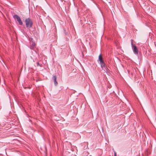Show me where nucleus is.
<instances>
[{
	"instance_id": "nucleus-8",
	"label": "nucleus",
	"mask_w": 156,
	"mask_h": 156,
	"mask_svg": "<svg viewBox=\"0 0 156 156\" xmlns=\"http://www.w3.org/2000/svg\"><path fill=\"white\" fill-rule=\"evenodd\" d=\"M37 66H41L42 64L40 65L39 62H37Z\"/></svg>"
},
{
	"instance_id": "nucleus-6",
	"label": "nucleus",
	"mask_w": 156,
	"mask_h": 156,
	"mask_svg": "<svg viewBox=\"0 0 156 156\" xmlns=\"http://www.w3.org/2000/svg\"><path fill=\"white\" fill-rule=\"evenodd\" d=\"M98 61H99L100 62H102V61H103L101 55V54H100L99 56L98 59Z\"/></svg>"
},
{
	"instance_id": "nucleus-7",
	"label": "nucleus",
	"mask_w": 156,
	"mask_h": 156,
	"mask_svg": "<svg viewBox=\"0 0 156 156\" xmlns=\"http://www.w3.org/2000/svg\"><path fill=\"white\" fill-rule=\"evenodd\" d=\"M35 43H33V44H32V45L30 46L31 49H34L35 48Z\"/></svg>"
},
{
	"instance_id": "nucleus-3",
	"label": "nucleus",
	"mask_w": 156,
	"mask_h": 156,
	"mask_svg": "<svg viewBox=\"0 0 156 156\" xmlns=\"http://www.w3.org/2000/svg\"><path fill=\"white\" fill-rule=\"evenodd\" d=\"M132 49L134 53L136 55L138 54V49L135 44L132 46Z\"/></svg>"
},
{
	"instance_id": "nucleus-1",
	"label": "nucleus",
	"mask_w": 156,
	"mask_h": 156,
	"mask_svg": "<svg viewBox=\"0 0 156 156\" xmlns=\"http://www.w3.org/2000/svg\"><path fill=\"white\" fill-rule=\"evenodd\" d=\"M25 23L27 28H30L33 26V22L30 18H26L25 20Z\"/></svg>"
},
{
	"instance_id": "nucleus-5",
	"label": "nucleus",
	"mask_w": 156,
	"mask_h": 156,
	"mask_svg": "<svg viewBox=\"0 0 156 156\" xmlns=\"http://www.w3.org/2000/svg\"><path fill=\"white\" fill-rule=\"evenodd\" d=\"M100 64L102 69L105 67V64L104 61H102V62H100Z\"/></svg>"
},
{
	"instance_id": "nucleus-10",
	"label": "nucleus",
	"mask_w": 156,
	"mask_h": 156,
	"mask_svg": "<svg viewBox=\"0 0 156 156\" xmlns=\"http://www.w3.org/2000/svg\"><path fill=\"white\" fill-rule=\"evenodd\" d=\"M114 156H116V153L115 151H114Z\"/></svg>"
},
{
	"instance_id": "nucleus-2",
	"label": "nucleus",
	"mask_w": 156,
	"mask_h": 156,
	"mask_svg": "<svg viewBox=\"0 0 156 156\" xmlns=\"http://www.w3.org/2000/svg\"><path fill=\"white\" fill-rule=\"evenodd\" d=\"M13 18L14 19L17 20L20 25H23V22L21 20L19 16L17 15H15L13 16Z\"/></svg>"
},
{
	"instance_id": "nucleus-9",
	"label": "nucleus",
	"mask_w": 156,
	"mask_h": 156,
	"mask_svg": "<svg viewBox=\"0 0 156 156\" xmlns=\"http://www.w3.org/2000/svg\"><path fill=\"white\" fill-rule=\"evenodd\" d=\"M133 39H131V46L134 45V44H133Z\"/></svg>"
},
{
	"instance_id": "nucleus-4",
	"label": "nucleus",
	"mask_w": 156,
	"mask_h": 156,
	"mask_svg": "<svg viewBox=\"0 0 156 156\" xmlns=\"http://www.w3.org/2000/svg\"><path fill=\"white\" fill-rule=\"evenodd\" d=\"M53 79L55 85V86H57L58 84V83L56 81V76L55 75L54 76H53Z\"/></svg>"
}]
</instances>
